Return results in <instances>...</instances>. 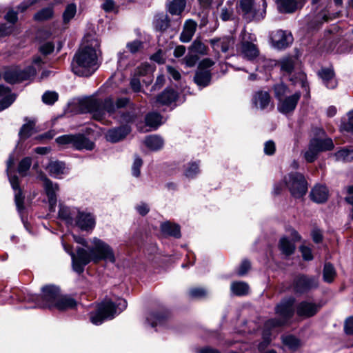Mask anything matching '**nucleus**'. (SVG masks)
<instances>
[{"mask_svg":"<svg viewBox=\"0 0 353 353\" xmlns=\"http://www.w3.org/2000/svg\"><path fill=\"white\" fill-rule=\"evenodd\" d=\"M90 242L92 248H88V250L77 248V254L72 252L70 246L63 243L64 250L71 256L72 268L78 274H81L85 266L90 262L98 263L104 261L114 263L116 261L114 252L107 243L97 237L92 239Z\"/></svg>","mask_w":353,"mask_h":353,"instance_id":"nucleus-1","label":"nucleus"},{"mask_svg":"<svg viewBox=\"0 0 353 353\" xmlns=\"http://www.w3.org/2000/svg\"><path fill=\"white\" fill-rule=\"evenodd\" d=\"M85 103L88 111L91 112L93 118L97 121H102L108 114L119 123L128 125L133 123L137 117L134 112H124L119 110L130 103V99L127 97L118 98L115 101L112 97H107L103 101L91 99Z\"/></svg>","mask_w":353,"mask_h":353,"instance_id":"nucleus-2","label":"nucleus"},{"mask_svg":"<svg viewBox=\"0 0 353 353\" xmlns=\"http://www.w3.org/2000/svg\"><path fill=\"white\" fill-rule=\"evenodd\" d=\"M100 42L92 36L84 38L79 50L74 56L72 69L79 76L89 77L99 68V57L101 54Z\"/></svg>","mask_w":353,"mask_h":353,"instance_id":"nucleus-3","label":"nucleus"},{"mask_svg":"<svg viewBox=\"0 0 353 353\" xmlns=\"http://www.w3.org/2000/svg\"><path fill=\"white\" fill-rule=\"evenodd\" d=\"M294 297H288L283 299L275 307V313L278 318L268 320L263 331V341L259 345V348L263 349L271 341V335L274 329L288 324L294 314Z\"/></svg>","mask_w":353,"mask_h":353,"instance_id":"nucleus-4","label":"nucleus"},{"mask_svg":"<svg viewBox=\"0 0 353 353\" xmlns=\"http://www.w3.org/2000/svg\"><path fill=\"white\" fill-rule=\"evenodd\" d=\"M127 307L125 299H117L116 302L105 299L98 305L97 312L91 314L90 321L94 325H100L105 320L112 319Z\"/></svg>","mask_w":353,"mask_h":353,"instance_id":"nucleus-5","label":"nucleus"},{"mask_svg":"<svg viewBox=\"0 0 353 353\" xmlns=\"http://www.w3.org/2000/svg\"><path fill=\"white\" fill-rule=\"evenodd\" d=\"M274 90L275 97L279 101L278 110L283 114L293 112L301 98V92H295L291 94L288 88L283 83L274 85Z\"/></svg>","mask_w":353,"mask_h":353,"instance_id":"nucleus-6","label":"nucleus"},{"mask_svg":"<svg viewBox=\"0 0 353 353\" xmlns=\"http://www.w3.org/2000/svg\"><path fill=\"white\" fill-rule=\"evenodd\" d=\"M60 296L59 289L54 285H47L42 288L41 296L29 294L26 301L34 303V307H54Z\"/></svg>","mask_w":353,"mask_h":353,"instance_id":"nucleus-7","label":"nucleus"},{"mask_svg":"<svg viewBox=\"0 0 353 353\" xmlns=\"http://www.w3.org/2000/svg\"><path fill=\"white\" fill-rule=\"evenodd\" d=\"M284 181L291 194L295 198H301L307 191V183L303 174L295 172L285 176Z\"/></svg>","mask_w":353,"mask_h":353,"instance_id":"nucleus-8","label":"nucleus"},{"mask_svg":"<svg viewBox=\"0 0 353 353\" xmlns=\"http://www.w3.org/2000/svg\"><path fill=\"white\" fill-rule=\"evenodd\" d=\"M240 55L249 61H254L259 58V61L264 63L263 66L266 67L270 61L263 57H259L260 52L256 45L248 41H242L239 47Z\"/></svg>","mask_w":353,"mask_h":353,"instance_id":"nucleus-9","label":"nucleus"},{"mask_svg":"<svg viewBox=\"0 0 353 353\" xmlns=\"http://www.w3.org/2000/svg\"><path fill=\"white\" fill-rule=\"evenodd\" d=\"M14 164V159L12 157H10L7 161V171L8 175L9 177L10 183L12 185V188L14 190V201L17 208V210L19 212H21L24 209L23 201L24 196L22 194L21 190L19 186V179L16 175L12 176L10 172V168Z\"/></svg>","mask_w":353,"mask_h":353,"instance_id":"nucleus-10","label":"nucleus"},{"mask_svg":"<svg viewBox=\"0 0 353 353\" xmlns=\"http://www.w3.org/2000/svg\"><path fill=\"white\" fill-rule=\"evenodd\" d=\"M36 74V70L33 67H29L25 70L12 69L7 70L4 74L5 80L10 83L29 79Z\"/></svg>","mask_w":353,"mask_h":353,"instance_id":"nucleus-11","label":"nucleus"},{"mask_svg":"<svg viewBox=\"0 0 353 353\" xmlns=\"http://www.w3.org/2000/svg\"><path fill=\"white\" fill-rule=\"evenodd\" d=\"M320 308L321 305L314 301H303L297 304L296 313L301 319H307L314 316Z\"/></svg>","mask_w":353,"mask_h":353,"instance_id":"nucleus-12","label":"nucleus"},{"mask_svg":"<svg viewBox=\"0 0 353 353\" xmlns=\"http://www.w3.org/2000/svg\"><path fill=\"white\" fill-rule=\"evenodd\" d=\"M319 285L318 279L314 276L301 275L294 280V290L299 293L306 292L312 289L316 288Z\"/></svg>","mask_w":353,"mask_h":353,"instance_id":"nucleus-13","label":"nucleus"},{"mask_svg":"<svg viewBox=\"0 0 353 353\" xmlns=\"http://www.w3.org/2000/svg\"><path fill=\"white\" fill-rule=\"evenodd\" d=\"M272 46L277 49H284L292 43V35L290 32L278 30L270 34Z\"/></svg>","mask_w":353,"mask_h":353,"instance_id":"nucleus-14","label":"nucleus"},{"mask_svg":"<svg viewBox=\"0 0 353 353\" xmlns=\"http://www.w3.org/2000/svg\"><path fill=\"white\" fill-rule=\"evenodd\" d=\"M75 224L81 230L92 231L95 227V218L91 213L78 210Z\"/></svg>","mask_w":353,"mask_h":353,"instance_id":"nucleus-15","label":"nucleus"},{"mask_svg":"<svg viewBox=\"0 0 353 353\" xmlns=\"http://www.w3.org/2000/svg\"><path fill=\"white\" fill-rule=\"evenodd\" d=\"M130 127L128 125H125L109 130L107 132L105 137L108 141L116 143L124 139L130 132Z\"/></svg>","mask_w":353,"mask_h":353,"instance_id":"nucleus-16","label":"nucleus"},{"mask_svg":"<svg viewBox=\"0 0 353 353\" xmlns=\"http://www.w3.org/2000/svg\"><path fill=\"white\" fill-rule=\"evenodd\" d=\"M212 47L217 54L219 53V50L223 52H227L229 49L233 47L234 44V40L232 37H225L220 39H213L210 40Z\"/></svg>","mask_w":353,"mask_h":353,"instance_id":"nucleus-17","label":"nucleus"},{"mask_svg":"<svg viewBox=\"0 0 353 353\" xmlns=\"http://www.w3.org/2000/svg\"><path fill=\"white\" fill-rule=\"evenodd\" d=\"M43 188L48 198V201L51 208L55 206L57 203V192L59 191V185L57 183H54L47 177L43 178Z\"/></svg>","mask_w":353,"mask_h":353,"instance_id":"nucleus-18","label":"nucleus"},{"mask_svg":"<svg viewBox=\"0 0 353 353\" xmlns=\"http://www.w3.org/2000/svg\"><path fill=\"white\" fill-rule=\"evenodd\" d=\"M197 28V23L192 19L186 20L183 24V30L180 34V41L183 43L190 42Z\"/></svg>","mask_w":353,"mask_h":353,"instance_id":"nucleus-19","label":"nucleus"},{"mask_svg":"<svg viewBox=\"0 0 353 353\" xmlns=\"http://www.w3.org/2000/svg\"><path fill=\"white\" fill-rule=\"evenodd\" d=\"M329 192L326 186L317 184L311 190L310 197L316 203L325 202L328 199Z\"/></svg>","mask_w":353,"mask_h":353,"instance_id":"nucleus-20","label":"nucleus"},{"mask_svg":"<svg viewBox=\"0 0 353 353\" xmlns=\"http://www.w3.org/2000/svg\"><path fill=\"white\" fill-rule=\"evenodd\" d=\"M252 102L256 108L265 109L271 102L270 94L268 92L259 91L254 94Z\"/></svg>","mask_w":353,"mask_h":353,"instance_id":"nucleus-21","label":"nucleus"},{"mask_svg":"<svg viewBox=\"0 0 353 353\" xmlns=\"http://www.w3.org/2000/svg\"><path fill=\"white\" fill-rule=\"evenodd\" d=\"M46 170L54 178H61L66 173V167L63 162L59 161H50L46 166Z\"/></svg>","mask_w":353,"mask_h":353,"instance_id":"nucleus-22","label":"nucleus"},{"mask_svg":"<svg viewBox=\"0 0 353 353\" xmlns=\"http://www.w3.org/2000/svg\"><path fill=\"white\" fill-rule=\"evenodd\" d=\"M319 75L327 88L333 89L336 88L337 82L334 78V74L332 69L323 68L319 72Z\"/></svg>","mask_w":353,"mask_h":353,"instance_id":"nucleus-23","label":"nucleus"},{"mask_svg":"<svg viewBox=\"0 0 353 353\" xmlns=\"http://www.w3.org/2000/svg\"><path fill=\"white\" fill-rule=\"evenodd\" d=\"M78 210H79L77 208H70L67 206L60 204L58 212L59 217L64 220L67 223L72 224L74 217L76 216Z\"/></svg>","mask_w":353,"mask_h":353,"instance_id":"nucleus-24","label":"nucleus"},{"mask_svg":"<svg viewBox=\"0 0 353 353\" xmlns=\"http://www.w3.org/2000/svg\"><path fill=\"white\" fill-rule=\"evenodd\" d=\"M72 146L77 150L85 149L87 150H92L94 148V143L83 135L79 134H74Z\"/></svg>","mask_w":353,"mask_h":353,"instance_id":"nucleus-25","label":"nucleus"},{"mask_svg":"<svg viewBox=\"0 0 353 353\" xmlns=\"http://www.w3.org/2000/svg\"><path fill=\"white\" fill-rule=\"evenodd\" d=\"M6 20L10 23V26L1 24L0 26V37L10 34L12 31V26L17 21V12L11 10L5 16Z\"/></svg>","mask_w":353,"mask_h":353,"instance_id":"nucleus-26","label":"nucleus"},{"mask_svg":"<svg viewBox=\"0 0 353 353\" xmlns=\"http://www.w3.org/2000/svg\"><path fill=\"white\" fill-rule=\"evenodd\" d=\"M316 145L314 148L319 152L331 150L334 148V143L330 138H314L310 142H314Z\"/></svg>","mask_w":353,"mask_h":353,"instance_id":"nucleus-27","label":"nucleus"},{"mask_svg":"<svg viewBox=\"0 0 353 353\" xmlns=\"http://www.w3.org/2000/svg\"><path fill=\"white\" fill-rule=\"evenodd\" d=\"M4 98L0 101V111L8 108L14 101L15 97L10 94V90L3 85H0V97Z\"/></svg>","mask_w":353,"mask_h":353,"instance_id":"nucleus-28","label":"nucleus"},{"mask_svg":"<svg viewBox=\"0 0 353 353\" xmlns=\"http://www.w3.org/2000/svg\"><path fill=\"white\" fill-rule=\"evenodd\" d=\"M177 99V93L172 89H166L157 97V102L162 105H169Z\"/></svg>","mask_w":353,"mask_h":353,"instance_id":"nucleus-29","label":"nucleus"},{"mask_svg":"<svg viewBox=\"0 0 353 353\" xmlns=\"http://www.w3.org/2000/svg\"><path fill=\"white\" fill-rule=\"evenodd\" d=\"M210 79L211 74L208 70H197L194 76V81L199 86H207L210 83Z\"/></svg>","mask_w":353,"mask_h":353,"instance_id":"nucleus-30","label":"nucleus"},{"mask_svg":"<svg viewBox=\"0 0 353 353\" xmlns=\"http://www.w3.org/2000/svg\"><path fill=\"white\" fill-rule=\"evenodd\" d=\"M77 305V302L72 298L67 296H59L54 307L59 310H64L73 308Z\"/></svg>","mask_w":353,"mask_h":353,"instance_id":"nucleus-31","label":"nucleus"},{"mask_svg":"<svg viewBox=\"0 0 353 353\" xmlns=\"http://www.w3.org/2000/svg\"><path fill=\"white\" fill-rule=\"evenodd\" d=\"M170 20L168 17L164 14H159L154 17L153 24L157 31L163 32L169 26Z\"/></svg>","mask_w":353,"mask_h":353,"instance_id":"nucleus-32","label":"nucleus"},{"mask_svg":"<svg viewBox=\"0 0 353 353\" xmlns=\"http://www.w3.org/2000/svg\"><path fill=\"white\" fill-rule=\"evenodd\" d=\"M161 232L169 236H172L175 238H179L181 236L179 226L176 224H172L170 222H165L161 225Z\"/></svg>","mask_w":353,"mask_h":353,"instance_id":"nucleus-33","label":"nucleus"},{"mask_svg":"<svg viewBox=\"0 0 353 353\" xmlns=\"http://www.w3.org/2000/svg\"><path fill=\"white\" fill-rule=\"evenodd\" d=\"M144 143L150 150H157L162 148L163 141L160 137L153 135L147 137Z\"/></svg>","mask_w":353,"mask_h":353,"instance_id":"nucleus-34","label":"nucleus"},{"mask_svg":"<svg viewBox=\"0 0 353 353\" xmlns=\"http://www.w3.org/2000/svg\"><path fill=\"white\" fill-rule=\"evenodd\" d=\"M145 123L148 126L157 129L162 123V117L157 112L148 113L145 117Z\"/></svg>","mask_w":353,"mask_h":353,"instance_id":"nucleus-35","label":"nucleus"},{"mask_svg":"<svg viewBox=\"0 0 353 353\" xmlns=\"http://www.w3.org/2000/svg\"><path fill=\"white\" fill-rule=\"evenodd\" d=\"M278 7L282 12H292L297 8L295 0H277Z\"/></svg>","mask_w":353,"mask_h":353,"instance_id":"nucleus-36","label":"nucleus"},{"mask_svg":"<svg viewBox=\"0 0 353 353\" xmlns=\"http://www.w3.org/2000/svg\"><path fill=\"white\" fill-rule=\"evenodd\" d=\"M279 248L283 254L289 256L294 252L295 245L294 243L288 240L286 237H283L279 242Z\"/></svg>","mask_w":353,"mask_h":353,"instance_id":"nucleus-37","label":"nucleus"},{"mask_svg":"<svg viewBox=\"0 0 353 353\" xmlns=\"http://www.w3.org/2000/svg\"><path fill=\"white\" fill-rule=\"evenodd\" d=\"M232 292L237 296H243L248 294L249 286L244 282H234L231 284Z\"/></svg>","mask_w":353,"mask_h":353,"instance_id":"nucleus-38","label":"nucleus"},{"mask_svg":"<svg viewBox=\"0 0 353 353\" xmlns=\"http://www.w3.org/2000/svg\"><path fill=\"white\" fill-rule=\"evenodd\" d=\"M185 0H173L168 6V10L172 14H180L185 7Z\"/></svg>","mask_w":353,"mask_h":353,"instance_id":"nucleus-39","label":"nucleus"},{"mask_svg":"<svg viewBox=\"0 0 353 353\" xmlns=\"http://www.w3.org/2000/svg\"><path fill=\"white\" fill-rule=\"evenodd\" d=\"M282 342L284 345L292 351L296 350L300 346V341L292 335L283 336Z\"/></svg>","mask_w":353,"mask_h":353,"instance_id":"nucleus-40","label":"nucleus"},{"mask_svg":"<svg viewBox=\"0 0 353 353\" xmlns=\"http://www.w3.org/2000/svg\"><path fill=\"white\" fill-rule=\"evenodd\" d=\"M336 275V270L333 265L330 263H325L323 268V280L327 283H331L334 281Z\"/></svg>","mask_w":353,"mask_h":353,"instance_id":"nucleus-41","label":"nucleus"},{"mask_svg":"<svg viewBox=\"0 0 353 353\" xmlns=\"http://www.w3.org/2000/svg\"><path fill=\"white\" fill-rule=\"evenodd\" d=\"M316 145L314 142H310L307 150L304 152V158L308 163H312L316 160L319 154V152L314 148Z\"/></svg>","mask_w":353,"mask_h":353,"instance_id":"nucleus-42","label":"nucleus"},{"mask_svg":"<svg viewBox=\"0 0 353 353\" xmlns=\"http://www.w3.org/2000/svg\"><path fill=\"white\" fill-rule=\"evenodd\" d=\"M335 157L339 161H351L353 160V150L342 149L335 154Z\"/></svg>","mask_w":353,"mask_h":353,"instance_id":"nucleus-43","label":"nucleus"},{"mask_svg":"<svg viewBox=\"0 0 353 353\" xmlns=\"http://www.w3.org/2000/svg\"><path fill=\"white\" fill-rule=\"evenodd\" d=\"M77 12V7L74 3L68 4L63 13V21L64 23H68L75 16Z\"/></svg>","mask_w":353,"mask_h":353,"instance_id":"nucleus-44","label":"nucleus"},{"mask_svg":"<svg viewBox=\"0 0 353 353\" xmlns=\"http://www.w3.org/2000/svg\"><path fill=\"white\" fill-rule=\"evenodd\" d=\"M32 165V159L30 157L23 158L19 163L18 172L22 176L28 175V172Z\"/></svg>","mask_w":353,"mask_h":353,"instance_id":"nucleus-45","label":"nucleus"},{"mask_svg":"<svg viewBox=\"0 0 353 353\" xmlns=\"http://www.w3.org/2000/svg\"><path fill=\"white\" fill-rule=\"evenodd\" d=\"M190 49L192 52L202 55L207 54L208 53V48L206 46L197 39L193 41Z\"/></svg>","mask_w":353,"mask_h":353,"instance_id":"nucleus-46","label":"nucleus"},{"mask_svg":"<svg viewBox=\"0 0 353 353\" xmlns=\"http://www.w3.org/2000/svg\"><path fill=\"white\" fill-rule=\"evenodd\" d=\"M34 123L33 122H28L24 124L19 133V137L21 139H26L30 137L34 132Z\"/></svg>","mask_w":353,"mask_h":353,"instance_id":"nucleus-47","label":"nucleus"},{"mask_svg":"<svg viewBox=\"0 0 353 353\" xmlns=\"http://www.w3.org/2000/svg\"><path fill=\"white\" fill-rule=\"evenodd\" d=\"M53 15L52 8H46L34 14V19L37 21H44L50 19Z\"/></svg>","mask_w":353,"mask_h":353,"instance_id":"nucleus-48","label":"nucleus"},{"mask_svg":"<svg viewBox=\"0 0 353 353\" xmlns=\"http://www.w3.org/2000/svg\"><path fill=\"white\" fill-rule=\"evenodd\" d=\"M59 98L58 94L54 91H46L42 96V101L47 105L54 104Z\"/></svg>","mask_w":353,"mask_h":353,"instance_id":"nucleus-49","label":"nucleus"},{"mask_svg":"<svg viewBox=\"0 0 353 353\" xmlns=\"http://www.w3.org/2000/svg\"><path fill=\"white\" fill-rule=\"evenodd\" d=\"M147 321L152 327H155L164 321V316L159 314L150 313L147 316Z\"/></svg>","mask_w":353,"mask_h":353,"instance_id":"nucleus-50","label":"nucleus"},{"mask_svg":"<svg viewBox=\"0 0 353 353\" xmlns=\"http://www.w3.org/2000/svg\"><path fill=\"white\" fill-rule=\"evenodd\" d=\"M153 70V68L151 65L147 63H141L137 67L134 71L135 75L139 77L144 76Z\"/></svg>","mask_w":353,"mask_h":353,"instance_id":"nucleus-51","label":"nucleus"},{"mask_svg":"<svg viewBox=\"0 0 353 353\" xmlns=\"http://www.w3.org/2000/svg\"><path fill=\"white\" fill-rule=\"evenodd\" d=\"M189 294L194 299H201L207 296L208 291L203 288H193L189 291Z\"/></svg>","mask_w":353,"mask_h":353,"instance_id":"nucleus-52","label":"nucleus"},{"mask_svg":"<svg viewBox=\"0 0 353 353\" xmlns=\"http://www.w3.org/2000/svg\"><path fill=\"white\" fill-rule=\"evenodd\" d=\"M281 70L290 73L294 68V60L292 58H285L280 62Z\"/></svg>","mask_w":353,"mask_h":353,"instance_id":"nucleus-53","label":"nucleus"},{"mask_svg":"<svg viewBox=\"0 0 353 353\" xmlns=\"http://www.w3.org/2000/svg\"><path fill=\"white\" fill-rule=\"evenodd\" d=\"M199 172V164L196 163H190L185 170V174L188 178L194 177Z\"/></svg>","mask_w":353,"mask_h":353,"instance_id":"nucleus-54","label":"nucleus"},{"mask_svg":"<svg viewBox=\"0 0 353 353\" xmlns=\"http://www.w3.org/2000/svg\"><path fill=\"white\" fill-rule=\"evenodd\" d=\"M74 134H65L60 136L56 139V142L59 145H71L74 140Z\"/></svg>","mask_w":353,"mask_h":353,"instance_id":"nucleus-55","label":"nucleus"},{"mask_svg":"<svg viewBox=\"0 0 353 353\" xmlns=\"http://www.w3.org/2000/svg\"><path fill=\"white\" fill-rule=\"evenodd\" d=\"M126 47L131 53L134 54L143 48V43L139 40H135L128 43Z\"/></svg>","mask_w":353,"mask_h":353,"instance_id":"nucleus-56","label":"nucleus"},{"mask_svg":"<svg viewBox=\"0 0 353 353\" xmlns=\"http://www.w3.org/2000/svg\"><path fill=\"white\" fill-rule=\"evenodd\" d=\"M254 6V0H241L240 7L245 14L252 12Z\"/></svg>","mask_w":353,"mask_h":353,"instance_id":"nucleus-57","label":"nucleus"},{"mask_svg":"<svg viewBox=\"0 0 353 353\" xmlns=\"http://www.w3.org/2000/svg\"><path fill=\"white\" fill-rule=\"evenodd\" d=\"M139 77V76L135 75L134 73V76L130 82V88L134 92H139L141 91V85Z\"/></svg>","mask_w":353,"mask_h":353,"instance_id":"nucleus-58","label":"nucleus"},{"mask_svg":"<svg viewBox=\"0 0 353 353\" xmlns=\"http://www.w3.org/2000/svg\"><path fill=\"white\" fill-rule=\"evenodd\" d=\"M143 161L141 158L136 157L132 167V175L135 177H138L140 175V168L142 165Z\"/></svg>","mask_w":353,"mask_h":353,"instance_id":"nucleus-59","label":"nucleus"},{"mask_svg":"<svg viewBox=\"0 0 353 353\" xmlns=\"http://www.w3.org/2000/svg\"><path fill=\"white\" fill-rule=\"evenodd\" d=\"M101 8L106 12H110L115 10L116 5L114 0H101Z\"/></svg>","mask_w":353,"mask_h":353,"instance_id":"nucleus-60","label":"nucleus"},{"mask_svg":"<svg viewBox=\"0 0 353 353\" xmlns=\"http://www.w3.org/2000/svg\"><path fill=\"white\" fill-rule=\"evenodd\" d=\"M199 57L196 55L188 54L184 58L183 62L185 63L187 67L191 68L195 65Z\"/></svg>","mask_w":353,"mask_h":353,"instance_id":"nucleus-61","label":"nucleus"},{"mask_svg":"<svg viewBox=\"0 0 353 353\" xmlns=\"http://www.w3.org/2000/svg\"><path fill=\"white\" fill-rule=\"evenodd\" d=\"M275 143L272 141H268L265 143L264 152L267 155H272L275 152Z\"/></svg>","mask_w":353,"mask_h":353,"instance_id":"nucleus-62","label":"nucleus"},{"mask_svg":"<svg viewBox=\"0 0 353 353\" xmlns=\"http://www.w3.org/2000/svg\"><path fill=\"white\" fill-rule=\"evenodd\" d=\"M343 129L353 134V111L348 114V121L343 124Z\"/></svg>","mask_w":353,"mask_h":353,"instance_id":"nucleus-63","label":"nucleus"},{"mask_svg":"<svg viewBox=\"0 0 353 353\" xmlns=\"http://www.w3.org/2000/svg\"><path fill=\"white\" fill-rule=\"evenodd\" d=\"M344 329L346 334H353V316L346 319Z\"/></svg>","mask_w":353,"mask_h":353,"instance_id":"nucleus-64","label":"nucleus"}]
</instances>
